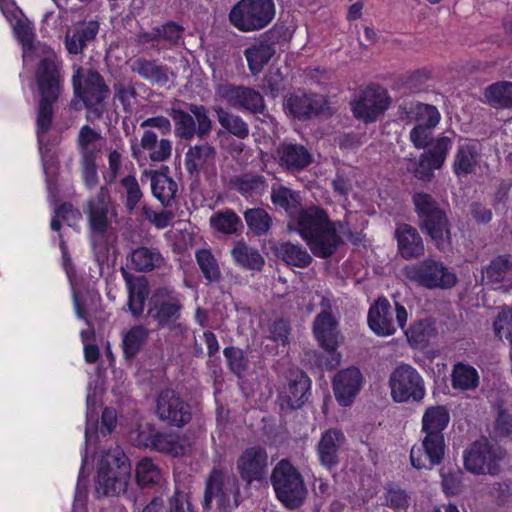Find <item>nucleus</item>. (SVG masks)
<instances>
[{
    "instance_id": "obj_34",
    "label": "nucleus",
    "mask_w": 512,
    "mask_h": 512,
    "mask_svg": "<svg viewBox=\"0 0 512 512\" xmlns=\"http://www.w3.org/2000/svg\"><path fill=\"white\" fill-rule=\"evenodd\" d=\"M131 263L138 272H151L162 267L165 259L158 248L140 246L132 250Z\"/></svg>"
},
{
    "instance_id": "obj_56",
    "label": "nucleus",
    "mask_w": 512,
    "mask_h": 512,
    "mask_svg": "<svg viewBox=\"0 0 512 512\" xmlns=\"http://www.w3.org/2000/svg\"><path fill=\"white\" fill-rule=\"evenodd\" d=\"M434 327L432 323L425 319L415 322L405 331L408 342L413 346L424 345L433 335Z\"/></svg>"
},
{
    "instance_id": "obj_18",
    "label": "nucleus",
    "mask_w": 512,
    "mask_h": 512,
    "mask_svg": "<svg viewBox=\"0 0 512 512\" xmlns=\"http://www.w3.org/2000/svg\"><path fill=\"white\" fill-rule=\"evenodd\" d=\"M216 94L235 109H244L252 114H264L266 111L262 94L252 87L222 84L217 87Z\"/></svg>"
},
{
    "instance_id": "obj_30",
    "label": "nucleus",
    "mask_w": 512,
    "mask_h": 512,
    "mask_svg": "<svg viewBox=\"0 0 512 512\" xmlns=\"http://www.w3.org/2000/svg\"><path fill=\"white\" fill-rule=\"evenodd\" d=\"M169 168L164 166L159 171H149L153 195L164 207H170L178 190L177 183L167 175Z\"/></svg>"
},
{
    "instance_id": "obj_32",
    "label": "nucleus",
    "mask_w": 512,
    "mask_h": 512,
    "mask_svg": "<svg viewBox=\"0 0 512 512\" xmlns=\"http://www.w3.org/2000/svg\"><path fill=\"white\" fill-rule=\"evenodd\" d=\"M400 118L409 122L435 127L440 120V114L436 107L421 102H410L400 105Z\"/></svg>"
},
{
    "instance_id": "obj_59",
    "label": "nucleus",
    "mask_w": 512,
    "mask_h": 512,
    "mask_svg": "<svg viewBox=\"0 0 512 512\" xmlns=\"http://www.w3.org/2000/svg\"><path fill=\"white\" fill-rule=\"evenodd\" d=\"M155 432V428L150 424L137 425L129 432V440L136 447L151 448Z\"/></svg>"
},
{
    "instance_id": "obj_37",
    "label": "nucleus",
    "mask_w": 512,
    "mask_h": 512,
    "mask_svg": "<svg viewBox=\"0 0 512 512\" xmlns=\"http://www.w3.org/2000/svg\"><path fill=\"white\" fill-rule=\"evenodd\" d=\"M480 154L475 145L463 144L458 147L454 157L453 171L457 176L474 173L480 161Z\"/></svg>"
},
{
    "instance_id": "obj_5",
    "label": "nucleus",
    "mask_w": 512,
    "mask_h": 512,
    "mask_svg": "<svg viewBox=\"0 0 512 512\" xmlns=\"http://www.w3.org/2000/svg\"><path fill=\"white\" fill-rule=\"evenodd\" d=\"M55 55L43 57L35 69V78L40 93L37 109V134H46L53 119V104L58 101L62 91V76Z\"/></svg>"
},
{
    "instance_id": "obj_61",
    "label": "nucleus",
    "mask_w": 512,
    "mask_h": 512,
    "mask_svg": "<svg viewBox=\"0 0 512 512\" xmlns=\"http://www.w3.org/2000/svg\"><path fill=\"white\" fill-rule=\"evenodd\" d=\"M494 332L501 339L505 337L512 345V308H503L494 321Z\"/></svg>"
},
{
    "instance_id": "obj_10",
    "label": "nucleus",
    "mask_w": 512,
    "mask_h": 512,
    "mask_svg": "<svg viewBox=\"0 0 512 512\" xmlns=\"http://www.w3.org/2000/svg\"><path fill=\"white\" fill-rule=\"evenodd\" d=\"M290 39L291 32L284 24H276L254 39L243 53L251 75H259L276 54L277 46Z\"/></svg>"
},
{
    "instance_id": "obj_49",
    "label": "nucleus",
    "mask_w": 512,
    "mask_h": 512,
    "mask_svg": "<svg viewBox=\"0 0 512 512\" xmlns=\"http://www.w3.org/2000/svg\"><path fill=\"white\" fill-rule=\"evenodd\" d=\"M249 231L255 236L266 235L272 226V217L263 208H249L244 212Z\"/></svg>"
},
{
    "instance_id": "obj_29",
    "label": "nucleus",
    "mask_w": 512,
    "mask_h": 512,
    "mask_svg": "<svg viewBox=\"0 0 512 512\" xmlns=\"http://www.w3.org/2000/svg\"><path fill=\"white\" fill-rule=\"evenodd\" d=\"M311 380L306 373H293L288 381L285 392L286 407L290 410L301 408L310 395Z\"/></svg>"
},
{
    "instance_id": "obj_52",
    "label": "nucleus",
    "mask_w": 512,
    "mask_h": 512,
    "mask_svg": "<svg viewBox=\"0 0 512 512\" xmlns=\"http://www.w3.org/2000/svg\"><path fill=\"white\" fill-rule=\"evenodd\" d=\"M411 502L410 495L406 490L393 484L385 486L383 505L391 508L395 512H407Z\"/></svg>"
},
{
    "instance_id": "obj_60",
    "label": "nucleus",
    "mask_w": 512,
    "mask_h": 512,
    "mask_svg": "<svg viewBox=\"0 0 512 512\" xmlns=\"http://www.w3.org/2000/svg\"><path fill=\"white\" fill-rule=\"evenodd\" d=\"M262 88L265 94L272 98L278 97L285 90V79L279 69L264 76Z\"/></svg>"
},
{
    "instance_id": "obj_6",
    "label": "nucleus",
    "mask_w": 512,
    "mask_h": 512,
    "mask_svg": "<svg viewBox=\"0 0 512 512\" xmlns=\"http://www.w3.org/2000/svg\"><path fill=\"white\" fill-rule=\"evenodd\" d=\"M412 203L419 229L432 240L438 250H446L451 244L450 222L446 211L431 194L425 192H415Z\"/></svg>"
},
{
    "instance_id": "obj_2",
    "label": "nucleus",
    "mask_w": 512,
    "mask_h": 512,
    "mask_svg": "<svg viewBox=\"0 0 512 512\" xmlns=\"http://www.w3.org/2000/svg\"><path fill=\"white\" fill-rule=\"evenodd\" d=\"M288 231L297 232L319 258H329L343 243L336 232V223L331 221L327 211L311 205L301 208L292 220H288Z\"/></svg>"
},
{
    "instance_id": "obj_47",
    "label": "nucleus",
    "mask_w": 512,
    "mask_h": 512,
    "mask_svg": "<svg viewBox=\"0 0 512 512\" xmlns=\"http://www.w3.org/2000/svg\"><path fill=\"white\" fill-rule=\"evenodd\" d=\"M230 184L243 196L258 194L267 186L264 176L252 173L235 176L230 180Z\"/></svg>"
},
{
    "instance_id": "obj_17",
    "label": "nucleus",
    "mask_w": 512,
    "mask_h": 512,
    "mask_svg": "<svg viewBox=\"0 0 512 512\" xmlns=\"http://www.w3.org/2000/svg\"><path fill=\"white\" fill-rule=\"evenodd\" d=\"M155 413L168 426L182 428L192 419L190 404L173 389L161 390L156 398Z\"/></svg>"
},
{
    "instance_id": "obj_28",
    "label": "nucleus",
    "mask_w": 512,
    "mask_h": 512,
    "mask_svg": "<svg viewBox=\"0 0 512 512\" xmlns=\"http://www.w3.org/2000/svg\"><path fill=\"white\" fill-rule=\"evenodd\" d=\"M99 22L91 20L74 27L72 32L65 35V47L70 54H80L84 48L94 41L99 32Z\"/></svg>"
},
{
    "instance_id": "obj_3",
    "label": "nucleus",
    "mask_w": 512,
    "mask_h": 512,
    "mask_svg": "<svg viewBox=\"0 0 512 512\" xmlns=\"http://www.w3.org/2000/svg\"><path fill=\"white\" fill-rule=\"evenodd\" d=\"M449 421L450 414L445 406H431L425 410L421 428L424 437L410 451V462L415 469L430 471L443 462L446 449L443 432Z\"/></svg>"
},
{
    "instance_id": "obj_54",
    "label": "nucleus",
    "mask_w": 512,
    "mask_h": 512,
    "mask_svg": "<svg viewBox=\"0 0 512 512\" xmlns=\"http://www.w3.org/2000/svg\"><path fill=\"white\" fill-rule=\"evenodd\" d=\"M441 167L442 166H436L431 157L422 153L418 160L411 161V165L407 167V170L418 180L430 182L434 178V170L440 169Z\"/></svg>"
},
{
    "instance_id": "obj_15",
    "label": "nucleus",
    "mask_w": 512,
    "mask_h": 512,
    "mask_svg": "<svg viewBox=\"0 0 512 512\" xmlns=\"http://www.w3.org/2000/svg\"><path fill=\"white\" fill-rule=\"evenodd\" d=\"M389 385L395 402H421L425 396L424 379L409 364L398 365L390 374Z\"/></svg>"
},
{
    "instance_id": "obj_40",
    "label": "nucleus",
    "mask_w": 512,
    "mask_h": 512,
    "mask_svg": "<svg viewBox=\"0 0 512 512\" xmlns=\"http://www.w3.org/2000/svg\"><path fill=\"white\" fill-rule=\"evenodd\" d=\"M213 110L219 124L228 133L239 139H245L249 136V126L242 117L224 109L222 106H215Z\"/></svg>"
},
{
    "instance_id": "obj_33",
    "label": "nucleus",
    "mask_w": 512,
    "mask_h": 512,
    "mask_svg": "<svg viewBox=\"0 0 512 512\" xmlns=\"http://www.w3.org/2000/svg\"><path fill=\"white\" fill-rule=\"evenodd\" d=\"M483 277L488 283L512 287V255L501 254L494 257L485 267Z\"/></svg>"
},
{
    "instance_id": "obj_27",
    "label": "nucleus",
    "mask_w": 512,
    "mask_h": 512,
    "mask_svg": "<svg viewBox=\"0 0 512 512\" xmlns=\"http://www.w3.org/2000/svg\"><path fill=\"white\" fill-rule=\"evenodd\" d=\"M217 151L208 143L190 146L185 154V168L191 178H199L201 172L214 168Z\"/></svg>"
},
{
    "instance_id": "obj_36",
    "label": "nucleus",
    "mask_w": 512,
    "mask_h": 512,
    "mask_svg": "<svg viewBox=\"0 0 512 512\" xmlns=\"http://www.w3.org/2000/svg\"><path fill=\"white\" fill-rule=\"evenodd\" d=\"M275 255L282 259L287 265L298 268H306L312 262V257L308 251L299 244L292 242H282L275 246Z\"/></svg>"
},
{
    "instance_id": "obj_41",
    "label": "nucleus",
    "mask_w": 512,
    "mask_h": 512,
    "mask_svg": "<svg viewBox=\"0 0 512 512\" xmlns=\"http://www.w3.org/2000/svg\"><path fill=\"white\" fill-rule=\"evenodd\" d=\"M271 200L274 205L286 211L289 220L302 208L300 194L284 186L272 189Z\"/></svg>"
},
{
    "instance_id": "obj_45",
    "label": "nucleus",
    "mask_w": 512,
    "mask_h": 512,
    "mask_svg": "<svg viewBox=\"0 0 512 512\" xmlns=\"http://www.w3.org/2000/svg\"><path fill=\"white\" fill-rule=\"evenodd\" d=\"M169 116L174 122L176 136L184 140H191L197 133L194 115L188 111L172 106L168 110Z\"/></svg>"
},
{
    "instance_id": "obj_24",
    "label": "nucleus",
    "mask_w": 512,
    "mask_h": 512,
    "mask_svg": "<svg viewBox=\"0 0 512 512\" xmlns=\"http://www.w3.org/2000/svg\"><path fill=\"white\" fill-rule=\"evenodd\" d=\"M324 105L325 99L322 95L307 93L300 89L287 96L284 102V107L289 114L299 120H308L317 116Z\"/></svg>"
},
{
    "instance_id": "obj_48",
    "label": "nucleus",
    "mask_w": 512,
    "mask_h": 512,
    "mask_svg": "<svg viewBox=\"0 0 512 512\" xmlns=\"http://www.w3.org/2000/svg\"><path fill=\"white\" fill-rule=\"evenodd\" d=\"M451 378L452 386L455 389L472 390L479 384L477 370L473 366L461 362L454 365Z\"/></svg>"
},
{
    "instance_id": "obj_4",
    "label": "nucleus",
    "mask_w": 512,
    "mask_h": 512,
    "mask_svg": "<svg viewBox=\"0 0 512 512\" xmlns=\"http://www.w3.org/2000/svg\"><path fill=\"white\" fill-rule=\"evenodd\" d=\"M132 466L119 447L104 452L97 464L94 493L97 498L115 497L127 491Z\"/></svg>"
},
{
    "instance_id": "obj_20",
    "label": "nucleus",
    "mask_w": 512,
    "mask_h": 512,
    "mask_svg": "<svg viewBox=\"0 0 512 512\" xmlns=\"http://www.w3.org/2000/svg\"><path fill=\"white\" fill-rule=\"evenodd\" d=\"M116 215L114 203L107 186H101L96 196L87 201L84 213L87 216L92 233L104 235L109 227V213Z\"/></svg>"
},
{
    "instance_id": "obj_50",
    "label": "nucleus",
    "mask_w": 512,
    "mask_h": 512,
    "mask_svg": "<svg viewBox=\"0 0 512 512\" xmlns=\"http://www.w3.org/2000/svg\"><path fill=\"white\" fill-rule=\"evenodd\" d=\"M195 259L203 277L208 282H219L222 278L221 270L215 256L209 249H198Z\"/></svg>"
},
{
    "instance_id": "obj_62",
    "label": "nucleus",
    "mask_w": 512,
    "mask_h": 512,
    "mask_svg": "<svg viewBox=\"0 0 512 512\" xmlns=\"http://www.w3.org/2000/svg\"><path fill=\"white\" fill-rule=\"evenodd\" d=\"M113 90L114 97L121 102L124 111L131 112L133 107L131 99H136L138 96L136 88L131 84L118 81L113 84Z\"/></svg>"
},
{
    "instance_id": "obj_12",
    "label": "nucleus",
    "mask_w": 512,
    "mask_h": 512,
    "mask_svg": "<svg viewBox=\"0 0 512 512\" xmlns=\"http://www.w3.org/2000/svg\"><path fill=\"white\" fill-rule=\"evenodd\" d=\"M403 274L411 282L426 289H450L457 284L456 274L442 261L426 258L406 265Z\"/></svg>"
},
{
    "instance_id": "obj_31",
    "label": "nucleus",
    "mask_w": 512,
    "mask_h": 512,
    "mask_svg": "<svg viewBox=\"0 0 512 512\" xmlns=\"http://www.w3.org/2000/svg\"><path fill=\"white\" fill-rule=\"evenodd\" d=\"M131 71L152 84L166 85L169 82L170 68L158 64L155 59L136 58L131 64Z\"/></svg>"
},
{
    "instance_id": "obj_7",
    "label": "nucleus",
    "mask_w": 512,
    "mask_h": 512,
    "mask_svg": "<svg viewBox=\"0 0 512 512\" xmlns=\"http://www.w3.org/2000/svg\"><path fill=\"white\" fill-rule=\"evenodd\" d=\"M271 485L276 498L289 510L300 508L308 495V489L300 471L288 460H280L272 469Z\"/></svg>"
},
{
    "instance_id": "obj_19",
    "label": "nucleus",
    "mask_w": 512,
    "mask_h": 512,
    "mask_svg": "<svg viewBox=\"0 0 512 512\" xmlns=\"http://www.w3.org/2000/svg\"><path fill=\"white\" fill-rule=\"evenodd\" d=\"M390 105V99L385 89L381 87H367L355 99L352 111L355 118L365 123H372L383 114Z\"/></svg>"
},
{
    "instance_id": "obj_38",
    "label": "nucleus",
    "mask_w": 512,
    "mask_h": 512,
    "mask_svg": "<svg viewBox=\"0 0 512 512\" xmlns=\"http://www.w3.org/2000/svg\"><path fill=\"white\" fill-rule=\"evenodd\" d=\"M103 138L95 129L84 125L77 137V145L81 159L97 158L101 152Z\"/></svg>"
},
{
    "instance_id": "obj_25",
    "label": "nucleus",
    "mask_w": 512,
    "mask_h": 512,
    "mask_svg": "<svg viewBox=\"0 0 512 512\" xmlns=\"http://www.w3.org/2000/svg\"><path fill=\"white\" fill-rule=\"evenodd\" d=\"M361 384L362 374L358 368L340 370L332 382L335 399L341 406H350L359 393Z\"/></svg>"
},
{
    "instance_id": "obj_21",
    "label": "nucleus",
    "mask_w": 512,
    "mask_h": 512,
    "mask_svg": "<svg viewBox=\"0 0 512 512\" xmlns=\"http://www.w3.org/2000/svg\"><path fill=\"white\" fill-rule=\"evenodd\" d=\"M236 468L247 486L254 481H262L268 468V455L265 448L261 446L246 448L238 457Z\"/></svg>"
},
{
    "instance_id": "obj_9",
    "label": "nucleus",
    "mask_w": 512,
    "mask_h": 512,
    "mask_svg": "<svg viewBox=\"0 0 512 512\" xmlns=\"http://www.w3.org/2000/svg\"><path fill=\"white\" fill-rule=\"evenodd\" d=\"M231 496L234 506L240 505V486L236 476L228 474L224 469L214 466L205 480V490L202 508L210 511L213 501H216L220 512H228L231 509Z\"/></svg>"
},
{
    "instance_id": "obj_43",
    "label": "nucleus",
    "mask_w": 512,
    "mask_h": 512,
    "mask_svg": "<svg viewBox=\"0 0 512 512\" xmlns=\"http://www.w3.org/2000/svg\"><path fill=\"white\" fill-rule=\"evenodd\" d=\"M149 330L143 325H135L126 332L122 340L123 355L133 360L149 337Z\"/></svg>"
},
{
    "instance_id": "obj_14",
    "label": "nucleus",
    "mask_w": 512,
    "mask_h": 512,
    "mask_svg": "<svg viewBox=\"0 0 512 512\" xmlns=\"http://www.w3.org/2000/svg\"><path fill=\"white\" fill-rule=\"evenodd\" d=\"M505 457V451L493 445L487 438L476 440L463 453L464 467L475 475L500 473V462Z\"/></svg>"
},
{
    "instance_id": "obj_53",
    "label": "nucleus",
    "mask_w": 512,
    "mask_h": 512,
    "mask_svg": "<svg viewBox=\"0 0 512 512\" xmlns=\"http://www.w3.org/2000/svg\"><path fill=\"white\" fill-rule=\"evenodd\" d=\"M162 50L174 48L180 44L185 28L174 21L157 26Z\"/></svg>"
},
{
    "instance_id": "obj_11",
    "label": "nucleus",
    "mask_w": 512,
    "mask_h": 512,
    "mask_svg": "<svg viewBox=\"0 0 512 512\" xmlns=\"http://www.w3.org/2000/svg\"><path fill=\"white\" fill-rule=\"evenodd\" d=\"M276 14L274 0H239L228 14L230 23L241 32L267 27Z\"/></svg>"
},
{
    "instance_id": "obj_1",
    "label": "nucleus",
    "mask_w": 512,
    "mask_h": 512,
    "mask_svg": "<svg viewBox=\"0 0 512 512\" xmlns=\"http://www.w3.org/2000/svg\"><path fill=\"white\" fill-rule=\"evenodd\" d=\"M128 290V310L135 318L143 315L147 303L146 319L156 324L158 330L168 329L184 332L186 326L180 323L184 308L182 296L174 288L162 286L155 288L149 296L148 280L144 276H134L121 269Z\"/></svg>"
},
{
    "instance_id": "obj_23",
    "label": "nucleus",
    "mask_w": 512,
    "mask_h": 512,
    "mask_svg": "<svg viewBox=\"0 0 512 512\" xmlns=\"http://www.w3.org/2000/svg\"><path fill=\"white\" fill-rule=\"evenodd\" d=\"M274 159L285 171L296 173L306 169L313 156L304 145L284 141L276 148Z\"/></svg>"
},
{
    "instance_id": "obj_57",
    "label": "nucleus",
    "mask_w": 512,
    "mask_h": 512,
    "mask_svg": "<svg viewBox=\"0 0 512 512\" xmlns=\"http://www.w3.org/2000/svg\"><path fill=\"white\" fill-rule=\"evenodd\" d=\"M120 184L125 190V208L131 213L141 201L143 193L134 175L125 176L120 180Z\"/></svg>"
},
{
    "instance_id": "obj_63",
    "label": "nucleus",
    "mask_w": 512,
    "mask_h": 512,
    "mask_svg": "<svg viewBox=\"0 0 512 512\" xmlns=\"http://www.w3.org/2000/svg\"><path fill=\"white\" fill-rule=\"evenodd\" d=\"M451 145V138L442 136L432 144V147L427 152L424 153L434 160L436 166H443Z\"/></svg>"
},
{
    "instance_id": "obj_46",
    "label": "nucleus",
    "mask_w": 512,
    "mask_h": 512,
    "mask_svg": "<svg viewBox=\"0 0 512 512\" xmlns=\"http://www.w3.org/2000/svg\"><path fill=\"white\" fill-rule=\"evenodd\" d=\"M210 226L225 235L236 234L243 228L241 218L232 209L217 211L210 217Z\"/></svg>"
},
{
    "instance_id": "obj_64",
    "label": "nucleus",
    "mask_w": 512,
    "mask_h": 512,
    "mask_svg": "<svg viewBox=\"0 0 512 512\" xmlns=\"http://www.w3.org/2000/svg\"><path fill=\"white\" fill-rule=\"evenodd\" d=\"M494 433L496 437H508L512 434V412L499 409L494 424Z\"/></svg>"
},
{
    "instance_id": "obj_22",
    "label": "nucleus",
    "mask_w": 512,
    "mask_h": 512,
    "mask_svg": "<svg viewBox=\"0 0 512 512\" xmlns=\"http://www.w3.org/2000/svg\"><path fill=\"white\" fill-rule=\"evenodd\" d=\"M346 442V436L341 429L325 430L316 445L320 464L329 471L334 470L340 464L342 449Z\"/></svg>"
},
{
    "instance_id": "obj_58",
    "label": "nucleus",
    "mask_w": 512,
    "mask_h": 512,
    "mask_svg": "<svg viewBox=\"0 0 512 512\" xmlns=\"http://www.w3.org/2000/svg\"><path fill=\"white\" fill-rule=\"evenodd\" d=\"M223 354L227 359L230 371L240 378L249 364L244 351L238 347L229 346L224 348Z\"/></svg>"
},
{
    "instance_id": "obj_8",
    "label": "nucleus",
    "mask_w": 512,
    "mask_h": 512,
    "mask_svg": "<svg viewBox=\"0 0 512 512\" xmlns=\"http://www.w3.org/2000/svg\"><path fill=\"white\" fill-rule=\"evenodd\" d=\"M72 86L74 95L95 118L104 113V102L110 96V88L103 76L92 68L73 65Z\"/></svg>"
},
{
    "instance_id": "obj_44",
    "label": "nucleus",
    "mask_w": 512,
    "mask_h": 512,
    "mask_svg": "<svg viewBox=\"0 0 512 512\" xmlns=\"http://www.w3.org/2000/svg\"><path fill=\"white\" fill-rule=\"evenodd\" d=\"M135 479L140 488H153L161 482L162 472L152 459L143 458L136 465Z\"/></svg>"
},
{
    "instance_id": "obj_26",
    "label": "nucleus",
    "mask_w": 512,
    "mask_h": 512,
    "mask_svg": "<svg viewBox=\"0 0 512 512\" xmlns=\"http://www.w3.org/2000/svg\"><path fill=\"white\" fill-rule=\"evenodd\" d=\"M394 237L397 240V248L399 255L406 259H417L425 252L424 241L417 230L407 223L398 224Z\"/></svg>"
},
{
    "instance_id": "obj_51",
    "label": "nucleus",
    "mask_w": 512,
    "mask_h": 512,
    "mask_svg": "<svg viewBox=\"0 0 512 512\" xmlns=\"http://www.w3.org/2000/svg\"><path fill=\"white\" fill-rule=\"evenodd\" d=\"M151 449L173 457L181 456L185 453V447L180 443L177 435L157 430L153 437Z\"/></svg>"
},
{
    "instance_id": "obj_35",
    "label": "nucleus",
    "mask_w": 512,
    "mask_h": 512,
    "mask_svg": "<svg viewBox=\"0 0 512 512\" xmlns=\"http://www.w3.org/2000/svg\"><path fill=\"white\" fill-rule=\"evenodd\" d=\"M231 255L234 262L243 269L261 271L265 264V259L259 250L249 246L244 241H238L234 245Z\"/></svg>"
},
{
    "instance_id": "obj_16",
    "label": "nucleus",
    "mask_w": 512,
    "mask_h": 512,
    "mask_svg": "<svg viewBox=\"0 0 512 512\" xmlns=\"http://www.w3.org/2000/svg\"><path fill=\"white\" fill-rule=\"evenodd\" d=\"M367 321L375 334L389 336L396 332L397 327L401 329L405 327L407 311L398 302L393 309L389 301L381 297L370 307Z\"/></svg>"
},
{
    "instance_id": "obj_55",
    "label": "nucleus",
    "mask_w": 512,
    "mask_h": 512,
    "mask_svg": "<svg viewBox=\"0 0 512 512\" xmlns=\"http://www.w3.org/2000/svg\"><path fill=\"white\" fill-rule=\"evenodd\" d=\"M176 103H182L186 106L187 110H189V112L194 115L193 117L196 121L197 130L196 135L198 137L203 138L210 134L213 123L210 117L208 116V112L205 106L180 101H177Z\"/></svg>"
},
{
    "instance_id": "obj_42",
    "label": "nucleus",
    "mask_w": 512,
    "mask_h": 512,
    "mask_svg": "<svg viewBox=\"0 0 512 512\" xmlns=\"http://www.w3.org/2000/svg\"><path fill=\"white\" fill-rule=\"evenodd\" d=\"M189 508L187 494L176 489L168 499L167 506L164 505L163 499L155 497L144 507L142 512H187Z\"/></svg>"
},
{
    "instance_id": "obj_13",
    "label": "nucleus",
    "mask_w": 512,
    "mask_h": 512,
    "mask_svg": "<svg viewBox=\"0 0 512 512\" xmlns=\"http://www.w3.org/2000/svg\"><path fill=\"white\" fill-rule=\"evenodd\" d=\"M313 333L323 353L317 357V365L322 370L335 369L341 362V354L337 352L339 344L338 323L334 316L323 310L313 321Z\"/></svg>"
},
{
    "instance_id": "obj_39",
    "label": "nucleus",
    "mask_w": 512,
    "mask_h": 512,
    "mask_svg": "<svg viewBox=\"0 0 512 512\" xmlns=\"http://www.w3.org/2000/svg\"><path fill=\"white\" fill-rule=\"evenodd\" d=\"M484 98L494 108H512V82L499 81L487 86Z\"/></svg>"
}]
</instances>
